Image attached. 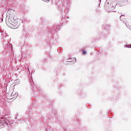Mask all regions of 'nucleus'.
<instances>
[{"label": "nucleus", "mask_w": 131, "mask_h": 131, "mask_svg": "<svg viewBox=\"0 0 131 131\" xmlns=\"http://www.w3.org/2000/svg\"><path fill=\"white\" fill-rule=\"evenodd\" d=\"M19 27V25H15V26L13 28V29H17Z\"/></svg>", "instance_id": "f257e3e1"}, {"label": "nucleus", "mask_w": 131, "mask_h": 131, "mask_svg": "<svg viewBox=\"0 0 131 131\" xmlns=\"http://www.w3.org/2000/svg\"><path fill=\"white\" fill-rule=\"evenodd\" d=\"M85 54H86V52L84 50H83L82 51V54L83 55H85Z\"/></svg>", "instance_id": "f03ea898"}, {"label": "nucleus", "mask_w": 131, "mask_h": 131, "mask_svg": "<svg viewBox=\"0 0 131 131\" xmlns=\"http://www.w3.org/2000/svg\"><path fill=\"white\" fill-rule=\"evenodd\" d=\"M46 2L47 3H49V2H50V0H46Z\"/></svg>", "instance_id": "7ed1b4c3"}, {"label": "nucleus", "mask_w": 131, "mask_h": 131, "mask_svg": "<svg viewBox=\"0 0 131 131\" xmlns=\"http://www.w3.org/2000/svg\"><path fill=\"white\" fill-rule=\"evenodd\" d=\"M129 48H131V45L129 46Z\"/></svg>", "instance_id": "20e7f679"}, {"label": "nucleus", "mask_w": 131, "mask_h": 131, "mask_svg": "<svg viewBox=\"0 0 131 131\" xmlns=\"http://www.w3.org/2000/svg\"><path fill=\"white\" fill-rule=\"evenodd\" d=\"M99 2H101V0H98Z\"/></svg>", "instance_id": "39448f33"}]
</instances>
